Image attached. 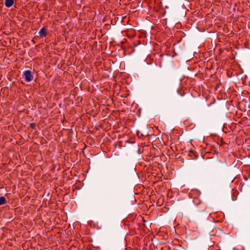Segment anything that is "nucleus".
Here are the masks:
<instances>
[{"label":"nucleus","instance_id":"obj_1","mask_svg":"<svg viewBox=\"0 0 250 250\" xmlns=\"http://www.w3.org/2000/svg\"><path fill=\"white\" fill-rule=\"evenodd\" d=\"M194 195L199 196V191L197 190H192L189 193V196H190V198H193V202L196 206H201V207L200 208L201 211H205L207 208L206 205L201 202V200L199 199L198 197H194Z\"/></svg>","mask_w":250,"mask_h":250},{"label":"nucleus","instance_id":"obj_2","mask_svg":"<svg viewBox=\"0 0 250 250\" xmlns=\"http://www.w3.org/2000/svg\"><path fill=\"white\" fill-rule=\"evenodd\" d=\"M25 81L27 82H31L33 79V75L30 70H25L23 72V77Z\"/></svg>","mask_w":250,"mask_h":250},{"label":"nucleus","instance_id":"obj_3","mask_svg":"<svg viewBox=\"0 0 250 250\" xmlns=\"http://www.w3.org/2000/svg\"><path fill=\"white\" fill-rule=\"evenodd\" d=\"M48 30L46 27H44L41 29V30L39 32V34L40 37H46L47 35Z\"/></svg>","mask_w":250,"mask_h":250},{"label":"nucleus","instance_id":"obj_4","mask_svg":"<svg viewBox=\"0 0 250 250\" xmlns=\"http://www.w3.org/2000/svg\"><path fill=\"white\" fill-rule=\"evenodd\" d=\"M4 4L7 7H10L14 4V0H5Z\"/></svg>","mask_w":250,"mask_h":250},{"label":"nucleus","instance_id":"obj_5","mask_svg":"<svg viewBox=\"0 0 250 250\" xmlns=\"http://www.w3.org/2000/svg\"><path fill=\"white\" fill-rule=\"evenodd\" d=\"M6 203V199L4 196L0 197V206Z\"/></svg>","mask_w":250,"mask_h":250},{"label":"nucleus","instance_id":"obj_6","mask_svg":"<svg viewBox=\"0 0 250 250\" xmlns=\"http://www.w3.org/2000/svg\"><path fill=\"white\" fill-rule=\"evenodd\" d=\"M30 127L32 129H35L36 124L35 123H31L30 124Z\"/></svg>","mask_w":250,"mask_h":250}]
</instances>
